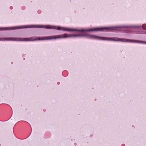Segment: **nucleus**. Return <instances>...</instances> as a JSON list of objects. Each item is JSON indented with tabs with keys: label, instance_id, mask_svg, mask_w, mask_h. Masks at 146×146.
<instances>
[{
	"label": "nucleus",
	"instance_id": "f257e3e1",
	"mask_svg": "<svg viewBox=\"0 0 146 146\" xmlns=\"http://www.w3.org/2000/svg\"><path fill=\"white\" fill-rule=\"evenodd\" d=\"M88 36V35L84 34L68 35L67 34H64L62 35H53L49 36L42 37L34 36L27 38H17V41H34L37 40H47L52 39L62 38L70 37H76L79 36ZM88 36H90V38H91L95 39L97 40L109 41H120L123 42H132V40L130 39L120 38L117 37L110 38L102 37L92 35H88Z\"/></svg>",
	"mask_w": 146,
	"mask_h": 146
},
{
	"label": "nucleus",
	"instance_id": "f03ea898",
	"mask_svg": "<svg viewBox=\"0 0 146 146\" xmlns=\"http://www.w3.org/2000/svg\"><path fill=\"white\" fill-rule=\"evenodd\" d=\"M44 28L47 29H57L58 30H62L63 31H67L69 32L73 31H105V27L98 28H94L87 29L78 30L75 29H71L66 27H62L60 26L57 27L54 26L47 25L46 26L36 25H27L19 26L15 27L6 28H0V31L13 30L26 28Z\"/></svg>",
	"mask_w": 146,
	"mask_h": 146
},
{
	"label": "nucleus",
	"instance_id": "7ed1b4c3",
	"mask_svg": "<svg viewBox=\"0 0 146 146\" xmlns=\"http://www.w3.org/2000/svg\"><path fill=\"white\" fill-rule=\"evenodd\" d=\"M142 27L143 29H146V24H143L142 25Z\"/></svg>",
	"mask_w": 146,
	"mask_h": 146
}]
</instances>
